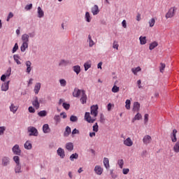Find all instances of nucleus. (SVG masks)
Instances as JSON below:
<instances>
[{
  "instance_id": "f257e3e1",
  "label": "nucleus",
  "mask_w": 179,
  "mask_h": 179,
  "mask_svg": "<svg viewBox=\"0 0 179 179\" xmlns=\"http://www.w3.org/2000/svg\"><path fill=\"white\" fill-rule=\"evenodd\" d=\"M92 115L94 117L92 118ZM99 114V106L97 105H93L91 106V112H86L85 115V120L87 121V122H89L90 124H93L94 121H96V117H97V115Z\"/></svg>"
},
{
  "instance_id": "f03ea898",
  "label": "nucleus",
  "mask_w": 179,
  "mask_h": 179,
  "mask_svg": "<svg viewBox=\"0 0 179 179\" xmlns=\"http://www.w3.org/2000/svg\"><path fill=\"white\" fill-rule=\"evenodd\" d=\"M28 132H29V136H38V131L34 127H28Z\"/></svg>"
},
{
  "instance_id": "7ed1b4c3",
  "label": "nucleus",
  "mask_w": 179,
  "mask_h": 179,
  "mask_svg": "<svg viewBox=\"0 0 179 179\" xmlns=\"http://www.w3.org/2000/svg\"><path fill=\"white\" fill-rule=\"evenodd\" d=\"M10 164V158L9 157H3L1 158V166L6 167Z\"/></svg>"
},
{
  "instance_id": "20e7f679",
  "label": "nucleus",
  "mask_w": 179,
  "mask_h": 179,
  "mask_svg": "<svg viewBox=\"0 0 179 179\" xmlns=\"http://www.w3.org/2000/svg\"><path fill=\"white\" fill-rule=\"evenodd\" d=\"M175 10L174 8L171 7L165 15L166 19H171V17H174V15H176Z\"/></svg>"
},
{
  "instance_id": "39448f33",
  "label": "nucleus",
  "mask_w": 179,
  "mask_h": 179,
  "mask_svg": "<svg viewBox=\"0 0 179 179\" xmlns=\"http://www.w3.org/2000/svg\"><path fill=\"white\" fill-rule=\"evenodd\" d=\"M12 151L14 153V155H17V156H20V155L22 153L20 147H19V145H17V144L13 147Z\"/></svg>"
},
{
  "instance_id": "423d86ee",
  "label": "nucleus",
  "mask_w": 179,
  "mask_h": 179,
  "mask_svg": "<svg viewBox=\"0 0 179 179\" xmlns=\"http://www.w3.org/2000/svg\"><path fill=\"white\" fill-rule=\"evenodd\" d=\"M123 144L125 146H128L129 148H131V146H133L134 145V141H132V139H131V137H128L127 138L124 140Z\"/></svg>"
},
{
  "instance_id": "0eeeda50",
  "label": "nucleus",
  "mask_w": 179,
  "mask_h": 179,
  "mask_svg": "<svg viewBox=\"0 0 179 179\" xmlns=\"http://www.w3.org/2000/svg\"><path fill=\"white\" fill-rule=\"evenodd\" d=\"M83 94V90H79L78 88H75L73 92V97H79V96H82Z\"/></svg>"
},
{
  "instance_id": "6e6552de",
  "label": "nucleus",
  "mask_w": 179,
  "mask_h": 179,
  "mask_svg": "<svg viewBox=\"0 0 179 179\" xmlns=\"http://www.w3.org/2000/svg\"><path fill=\"white\" fill-rule=\"evenodd\" d=\"M139 110H141V103L139 102H134L132 111L134 113H139Z\"/></svg>"
},
{
  "instance_id": "1a4fd4ad",
  "label": "nucleus",
  "mask_w": 179,
  "mask_h": 179,
  "mask_svg": "<svg viewBox=\"0 0 179 179\" xmlns=\"http://www.w3.org/2000/svg\"><path fill=\"white\" fill-rule=\"evenodd\" d=\"M94 171H95L97 176H101V174H103V169L101 166L96 165L94 167Z\"/></svg>"
},
{
  "instance_id": "9d476101",
  "label": "nucleus",
  "mask_w": 179,
  "mask_h": 179,
  "mask_svg": "<svg viewBox=\"0 0 179 179\" xmlns=\"http://www.w3.org/2000/svg\"><path fill=\"white\" fill-rule=\"evenodd\" d=\"M143 142L144 145H149L152 142V137L149 135H146L143 138Z\"/></svg>"
},
{
  "instance_id": "9b49d317",
  "label": "nucleus",
  "mask_w": 179,
  "mask_h": 179,
  "mask_svg": "<svg viewBox=\"0 0 179 179\" xmlns=\"http://www.w3.org/2000/svg\"><path fill=\"white\" fill-rule=\"evenodd\" d=\"M92 13L94 15V16H96V15H99V13L100 12V10H99V6L94 5L92 8Z\"/></svg>"
},
{
  "instance_id": "f8f14e48",
  "label": "nucleus",
  "mask_w": 179,
  "mask_h": 179,
  "mask_svg": "<svg viewBox=\"0 0 179 179\" xmlns=\"http://www.w3.org/2000/svg\"><path fill=\"white\" fill-rule=\"evenodd\" d=\"M32 105L34 107H35V108H36V110L40 108V102H38V98L37 96H36L34 100L32 101Z\"/></svg>"
},
{
  "instance_id": "ddd939ff",
  "label": "nucleus",
  "mask_w": 179,
  "mask_h": 179,
  "mask_svg": "<svg viewBox=\"0 0 179 179\" xmlns=\"http://www.w3.org/2000/svg\"><path fill=\"white\" fill-rule=\"evenodd\" d=\"M171 138L172 142H177V129H173L172 134H171Z\"/></svg>"
},
{
  "instance_id": "4468645a",
  "label": "nucleus",
  "mask_w": 179,
  "mask_h": 179,
  "mask_svg": "<svg viewBox=\"0 0 179 179\" xmlns=\"http://www.w3.org/2000/svg\"><path fill=\"white\" fill-rule=\"evenodd\" d=\"M57 153L58 156L61 157V159H64V157H65V151L64 150V149L59 148L57 150Z\"/></svg>"
},
{
  "instance_id": "2eb2a0df",
  "label": "nucleus",
  "mask_w": 179,
  "mask_h": 179,
  "mask_svg": "<svg viewBox=\"0 0 179 179\" xmlns=\"http://www.w3.org/2000/svg\"><path fill=\"white\" fill-rule=\"evenodd\" d=\"M81 96L80 101L82 104H85L87 100V96L86 95V92H85V90H83V94Z\"/></svg>"
},
{
  "instance_id": "dca6fc26",
  "label": "nucleus",
  "mask_w": 179,
  "mask_h": 179,
  "mask_svg": "<svg viewBox=\"0 0 179 179\" xmlns=\"http://www.w3.org/2000/svg\"><path fill=\"white\" fill-rule=\"evenodd\" d=\"M9 83H10V81H7L1 85V90L3 92H7V90H9Z\"/></svg>"
},
{
  "instance_id": "f3484780",
  "label": "nucleus",
  "mask_w": 179,
  "mask_h": 179,
  "mask_svg": "<svg viewBox=\"0 0 179 179\" xmlns=\"http://www.w3.org/2000/svg\"><path fill=\"white\" fill-rule=\"evenodd\" d=\"M40 89H41V83H36L34 90L35 94H37L40 92Z\"/></svg>"
},
{
  "instance_id": "a211bd4d",
  "label": "nucleus",
  "mask_w": 179,
  "mask_h": 179,
  "mask_svg": "<svg viewBox=\"0 0 179 179\" xmlns=\"http://www.w3.org/2000/svg\"><path fill=\"white\" fill-rule=\"evenodd\" d=\"M117 83H118V80H116L114 83V85L112 87V92L113 93H118V92H120V87L117 86Z\"/></svg>"
},
{
  "instance_id": "6ab92c4d",
  "label": "nucleus",
  "mask_w": 179,
  "mask_h": 179,
  "mask_svg": "<svg viewBox=\"0 0 179 179\" xmlns=\"http://www.w3.org/2000/svg\"><path fill=\"white\" fill-rule=\"evenodd\" d=\"M18 108L19 107L13 103H11L10 106V111H11V113H13V114H16V111H17Z\"/></svg>"
},
{
  "instance_id": "aec40b11",
  "label": "nucleus",
  "mask_w": 179,
  "mask_h": 179,
  "mask_svg": "<svg viewBox=\"0 0 179 179\" xmlns=\"http://www.w3.org/2000/svg\"><path fill=\"white\" fill-rule=\"evenodd\" d=\"M25 65L27 66V73H30V72H31V62L27 61Z\"/></svg>"
},
{
  "instance_id": "412c9836",
  "label": "nucleus",
  "mask_w": 179,
  "mask_h": 179,
  "mask_svg": "<svg viewBox=\"0 0 179 179\" xmlns=\"http://www.w3.org/2000/svg\"><path fill=\"white\" fill-rule=\"evenodd\" d=\"M29 36L27 34H24L22 36V41H23L24 43H29Z\"/></svg>"
},
{
  "instance_id": "4be33fe9",
  "label": "nucleus",
  "mask_w": 179,
  "mask_h": 179,
  "mask_svg": "<svg viewBox=\"0 0 179 179\" xmlns=\"http://www.w3.org/2000/svg\"><path fill=\"white\" fill-rule=\"evenodd\" d=\"M103 165L106 167V169H110V160H108V158L107 157L103 158Z\"/></svg>"
},
{
  "instance_id": "5701e85b",
  "label": "nucleus",
  "mask_w": 179,
  "mask_h": 179,
  "mask_svg": "<svg viewBox=\"0 0 179 179\" xmlns=\"http://www.w3.org/2000/svg\"><path fill=\"white\" fill-rule=\"evenodd\" d=\"M29 48V43L26 42H23L22 45L20 47V50L22 52H24L26 51V48Z\"/></svg>"
},
{
  "instance_id": "b1692460",
  "label": "nucleus",
  "mask_w": 179,
  "mask_h": 179,
  "mask_svg": "<svg viewBox=\"0 0 179 179\" xmlns=\"http://www.w3.org/2000/svg\"><path fill=\"white\" fill-rule=\"evenodd\" d=\"M66 149L69 150V152H72V150H73V143H67L66 144Z\"/></svg>"
},
{
  "instance_id": "393cba45",
  "label": "nucleus",
  "mask_w": 179,
  "mask_h": 179,
  "mask_svg": "<svg viewBox=\"0 0 179 179\" xmlns=\"http://www.w3.org/2000/svg\"><path fill=\"white\" fill-rule=\"evenodd\" d=\"M73 71L76 73V75H79L80 73V66L76 65L73 66Z\"/></svg>"
},
{
  "instance_id": "a878e982",
  "label": "nucleus",
  "mask_w": 179,
  "mask_h": 179,
  "mask_svg": "<svg viewBox=\"0 0 179 179\" xmlns=\"http://www.w3.org/2000/svg\"><path fill=\"white\" fill-rule=\"evenodd\" d=\"M70 134H71V127H69V126H67L64 133V136L66 138L69 136Z\"/></svg>"
},
{
  "instance_id": "bb28decb",
  "label": "nucleus",
  "mask_w": 179,
  "mask_h": 179,
  "mask_svg": "<svg viewBox=\"0 0 179 179\" xmlns=\"http://www.w3.org/2000/svg\"><path fill=\"white\" fill-rule=\"evenodd\" d=\"M43 131L44 134H48V132H50V126H48V124H45L43 126Z\"/></svg>"
},
{
  "instance_id": "cd10ccee",
  "label": "nucleus",
  "mask_w": 179,
  "mask_h": 179,
  "mask_svg": "<svg viewBox=\"0 0 179 179\" xmlns=\"http://www.w3.org/2000/svg\"><path fill=\"white\" fill-rule=\"evenodd\" d=\"M157 45H159V43H157V42H156V41H154L150 44L149 50H150L152 51V50H155V48H156V47H157Z\"/></svg>"
},
{
  "instance_id": "c85d7f7f",
  "label": "nucleus",
  "mask_w": 179,
  "mask_h": 179,
  "mask_svg": "<svg viewBox=\"0 0 179 179\" xmlns=\"http://www.w3.org/2000/svg\"><path fill=\"white\" fill-rule=\"evenodd\" d=\"M141 71H142V69L140 66L131 69V72L134 75H138V72H141Z\"/></svg>"
},
{
  "instance_id": "c756f323",
  "label": "nucleus",
  "mask_w": 179,
  "mask_h": 179,
  "mask_svg": "<svg viewBox=\"0 0 179 179\" xmlns=\"http://www.w3.org/2000/svg\"><path fill=\"white\" fill-rule=\"evenodd\" d=\"M38 17H44V11L41 7H38Z\"/></svg>"
},
{
  "instance_id": "7c9ffc66",
  "label": "nucleus",
  "mask_w": 179,
  "mask_h": 179,
  "mask_svg": "<svg viewBox=\"0 0 179 179\" xmlns=\"http://www.w3.org/2000/svg\"><path fill=\"white\" fill-rule=\"evenodd\" d=\"M24 149H27V150H30V149H31V148H32L31 143L29 141H27L24 144Z\"/></svg>"
},
{
  "instance_id": "2f4dec72",
  "label": "nucleus",
  "mask_w": 179,
  "mask_h": 179,
  "mask_svg": "<svg viewBox=\"0 0 179 179\" xmlns=\"http://www.w3.org/2000/svg\"><path fill=\"white\" fill-rule=\"evenodd\" d=\"M139 40L140 44H141V45H145V44L147 43L146 36H140Z\"/></svg>"
},
{
  "instance_id": "473e14b6",
  "label": "nucleus",
  "mask_w": 179,
  "mask_h": 179,
  "mask_svg": "<svg viewBox=\"0 0 179 179\" xmlns=\"http://www.w3.org/2000/svg\"><path fill=\"white\" fill-rule=\"evenodd\" d=\"M175 153H179V141H178L173 146Z\"/></svg>"
},
{
  "instance_id": "72a5a7b5",
  "label": "nucleus",
  "mask_w": 179,
  "mask_h": 179,
  "mask_svg": "<svg viewBox=\"0 0 179 179\" xmlns=\"http://www.w3.org/2000/svg\"><path fill=\"white\" fill-rule=\"evenodd\" d=\"M13 58H14V61L16 62L17 65H22V62L19 61V59H20V57H19V55H15L13 56Z\"/></svg>"
},
{
  "instance_id": "f704fd0d",
  "label": "nucleus",
  "mask_w": 179,
  "mask_h": 179,
  "mask_svg": "<svg viewBox=\"0 0 179 179\" xmlns=\"http://www.w3.org/2000/svg\"><path fill=\"white\" fill-rule=\"evenodd\" d=\"M69 64V61L68 60H61L59 65V66H66Z\"/></svg>"
},
{
  "instance_id": "c9c22d12",
  "label": "nucleus",
  "mask_w": 179,
  "mask_h": 179,
  "mask_svg": "<svg viewBox=\"0 0 179 179\" xmlns=\"http://www.w3.org/2000/svg\"><path fill=\"white\" fill-rule=\"evenodd\" d=\"M15 172L16 173H22V166L20 164H17L15 167Z\"/></svg>"
},
{
  "instance_id": "e433bc0d",
  "label": "nucleus",
  "mask_w": 179,
  "mask_h": 179,
  "mask_svg": "<svg viewBox=\"0 0 179 179\" xmlns=\"http://www.w3.org/2000/svg\"><path fill=\"white\" fill-rule=\"evenodd\" d=\"M141 119H142V115H141V113H138L135 115L134 118L132 120V122H135V121H136V120H141Z\"/></svg>"
},
{
  "instance_id": "4c0bfd02",
  "label": "nucleus",
  "mask_w": 179,
  "mask_h": 179,
  "mask_svg": "<svg viewBox=\"0 0 179 179\" xmlns=\"http://www.w3.org/2000/svg\"><path fill=\"white\" fill-rule=\"evenodd\" d=\"M85 20L86 22H87L88 23H90V22H92V17H90V13L89 12L85 13Z\"/></svg>"
},
{
  "instance_id": "58836bf2",
  "label": "nucleus",
  "mask_w": 179,
  "mask_h": 179,
  "mask_svg": "<svg viewBox=\"0 0 179 179\" xmlns=\"http://www.w3.org/2000/svg\"><path fill=\"white\" fill-rule=\"evenodd\" d=\"M125 104L127 110H131V100L127 99L125 101Z\"/></svg>"
},
{
  "instance_id": "ea45409f",
  "label": "nucleus",
  "mask_w": 179,
  "mask_h": 179,
  "mask_svg": "<svg viewBox=\"0 0 179 179\" xmlns=\"http://www.w3.org/2000/svg\"><path fill=\"white\" fill-rule=\"evenodd\" d=\"M78 157H79V155H78V153H74V154H72L71 156H70V160L71 162H73V160H75V159H78Z\"/></svg>"
},
{
  "instance_id": "a19ab883",
  "label": "nucleus",
  "mask_w": 179,
  "mask_h": 179,
  "mask_svg": "<svg viewBox=\"0 0 179 179\" xmlns=\"http://www.w3.org/2000/svg\"><path fill=\"white\" fill-rule=\"evenodd\" d=\"M85 71H87L90 68H92V64L89 62L84 64Z\"/></svg>"
},
{
  "instance_id": "79ce46f5",
  "label": "nucleus",
  "mask_w": 179,
  "mask_h": 179,
  "mask_svg": "<svg viewBox=\"0 0 179 179\" xmlns=\"http://www.w3.org/2000/svg\"><path fill=\"white\" fill-rule=\"evenodd\" d=\"M13 161L16 163V165L20 164V157L19 156H14Z\"/></svg>"
},
{
  "instance_id": "37998d69",
  "label": "nucleus",
  "mask_w": 179,
  "mask_h": 179,
  "mask_svg": "<svg viewBox=\"0 0 179 179\" xmlns=\"http://www.w3.org/2000/svg\"><path fill=\"white\" fill-rule=\"evenodd\" d=\"M59 83H60V86H62V87H65V86H66V80L60 79Z\"/></svg>"
},
{
  "instance_id": "c03bdc74",
  "label": "nucleus",
  "mask_w": 179,
  "mask_h": 179,
  "mask_svg": "<svg viewBox=\"0 0 179 179\" xmlns=\"http://www.w3.org/2000/svg\"><path fill=\"white\" fill-rule=\"evenodd\" d=\"M88 40H89V45L90 47H93L94 45V41L92 39V36H88Z\"/></svg>"
},
{
  "instance_id": "a18cd8bd",
  "label": "nucleus",
  "mask_w": 179,
  "mask_h": 179,
  "mask_svg": "<svg viewBox=\"0 0 179 179\" xmlns=\"http://www.w3.org/2000/svg\"><path fill=\"white\" fill-rule=\"evenodd\" d=\"M38 115L39 117H46L47 116V111L45 110H41L38 113Z\"/></svg>"
},
{
  "instance_id": "49530a36",
  "label": "nucleus",
  "mask_w": 179,
  "mask_h": 179,
  "mask_svg": "<svg viewBox=\"0 0 179 179\" xmlns=\"http://www.w3.org/2000/svg\"><path fill=\"white\" fill-rule=\"evenodd\" d=\"M117 164L120 169L124 167V159H118Z\"/></svg>"
},
{
  "instance_id": "de8ad7c7",
  "label": "nucleus",
  "mask_w": 179,
  "mask_h": 179,
  "mask_svg": "<svg viewBox=\"0 0 179 179\" xmlns=\"http://www.w3.org/2000/svg\"><path fill=\"white\" fill-rule=\"evenodd\" d=\"M149 25L150 27H153V26H155V23H156V20H155V18H152L149 22Z\"/></svg>"
},
{
  "instance_id": "09e8293b",
  "label": "nucleus",
  "mask_w": 179,
  "mask_h": 179,
  "mask_svg": "<svg viewBox=\"0 0 179 179\" xmlns=\"http://www.w3.org/2000/svg\"><path fill=\"white\" fill-rule=\"evenodd\" d=\"M10 73H12V69L10 67L6 71L5 75L7 78H9V76H10Z\"/></svg>"
},
{
  "instance_id": "8fccbe9b",
  "label": "nucleus",
  "mask_w": 179,
  "mask_h": 179,
  "mask_svg": "<svg viewBox=\"0 0 179 179\" xmlns=\"http://www.w3.org/2000/svg\"><path fill=\"white\" fill-rule=\"evenodd\" d=\"M160 65H161V66L159 67V71L162 73H163L164 69L166 68V64L161 63Z\"/></svg>"
},
{
  "instance_id": "3c124183",
  "label": "nucleus",
  "mask_w": 179,
  "mask_h": 179,
  "mask_svg": "<svg viewBox=\"0 0 179 179\" xmlns=\"http://www.w3.org/2000/svg\"><path fill=\"white\" fill-rule=\"evenodd\" d=\"M70 121H71V122H76V121H78V117L71 115L70 117Z\"/></svg>"
},
{
  "instance_id": "603ef678",
  "label": "nucleus",
  "mask_w": 179,
  "mask_h": 179,
  "mask_svg": "<svg viewBox=\"0 0 179 179\" xmlns=\"http://www.w3.org/2000/svg\"><path fill=\"white\" fill-rule=\"evenodd\" d=\"M5 131H6V127H0V135H3L5 133Z\"/></svg>"
},
{
  "instance_id": "864d4df0",
  "label": "nucleus",
  "mask_w": 179,
  "mask_h": 179,
  "mask_svg": "<svg viewBox=\"0 0 179 179\" xmlns=\"http://www.w3.org/2000/svg\"><path fill=\"white\" fill-rule=\"evenodd\" d=\"M54 120L55 121H56V124H59V122H61V118L59 117V115H55Z\"/></svg>"
},
{
  "instance_id": "5fc2aeb1",
  "label": "nucleus",
  "mask_w": 179,
  "mask_h": 179,
  "mask_svg": "<svg viewBox=\"0 0 179 179\" xmlns=\"http://www.w3.org/2000/svg\"><path fill=\"white\" fill-rule=\"evenodd\" d=\"M62 106L64 108H65V110H69V108L71 107V105H69V103H66L65 102L62 103Z\"/></svg>"
},
{
  "instance_id": "6e6d98bb",
  "label": "nucleus",
  "mask_w": 179,
  "mask_h": 179,
  "mask_svg": "<svg viewBox=\"0 0 179 179\" xmlns=\"http://www.w3.org/2000/svg\"><path fill=\"white\" fill-rule=\"evenodd\" d=\"M93 131L94 132L99 131V124L97 123H95V124L93 126Z\"/></svg>"
},
{
  "instance_id": "4d7b16f0",
  "label": "nucleus",
  "mask_w": 179,
  "mask_h": 179,
  "mask_svg": "<svg viewBox=\"0 0 179 179\" xmlns=\"http://www.w3.org/2000/svg\"><path fill=\"white\" fill-rule=\"evenodd\" d=\"M18 49H19V45H17V43H15L13 48V53L16 52V51H17Z\"/></svg>"
},
{
  "instance_id": "13d9d810",
  "label": "nucleus",
  "mask_w": 179,
  "mask_h": 179,
  "mask_svg": "<svg viewBox=\"0 0 179 179\" xmlns=\"http://www.w3.org/2000/svg\"><path fill=\"white\" fill-rule=\"evenodd\" d=\"M149 121V114L146 113L144 115V122L145 124L148 123V122Z\"/></svg>"
},
{
  "instance_id": "bf43d9fd",
  "label": "nucleus",
  "mask_w": 179,
  "mask_h": 179,
  "mask_svg": "<svg viewBox=\"0 0 179 179\" xmlns=\"http://www.w3.org/2000/svg\"><path fill=\"white\" fill-rule=\"evenodd\" d=\"M118 47H120V45H118V42L116 41H115L113 42V48H115V49H117V50H118Z\"/></svg>"
},
{
  "instance_id": "052dcab7",
  "label": "nucleus",
  "mask_w": 179,
  "mask_h": 179,
  "mask_svg": "<svg viewBox=\"0 0 179 179\" xmlns=\"http://www.w3.org/2000/svg\"><path fill=\"white\" fill-rule=\"evenodd\" d=\"M12 17H13V13H9V14L7 17V22H9V20H10V19H12Z\"/></svg>"
},
{
  "instance_id": "680f3d73",
  "label": "nucleus",
  "mask_w": 179,
  "mask_h": 179,
  "mask_svg": "<svg viewBox=\"0 0 179 179\" xmlns=\"http://www.w3.org/2000/svg\"><path fill=\"white\" fill-rule=\"evenodd\" d=\"M32 8H33V4H31V3L25 6L26 10H30V9H31Z\"/></svg>"
},
{
  "instance_id": "e2e57ef3",
  "label": "nucleus",
  "mask_w": 179,
  "mask_h": 179,
  "mask_svg": "<svg viewBox=\"0 0 179 179\" xmlns=\"http://www.w3.org/2000/svg\"><path fill=\"white\" fill-rule=\"evenodd\" d=\"M28 110L29 113H36V110L34 109V108H33V106H29Z\"/></svg>"
},
{
  "instance_id": "0e129e2a",
  "label": "nucleus",
  "mask_w": 179,
  "mask_h": 179,
  "mask_svg": "<svg viewBox=\"0 0 179 179\" xmlns=\"http://www.w3.org/2000/svg\"><path fill=\"white\" fill-rule=\"evenodd\" d=\"M122 173H123V174H124V175L128 174V173H129V169H123Z\"/></svg>"
},
{
  "instance_id": "69168bd1",
  "label": "nucleus",
  "mask_w": 179,
  "mask_h": 179,
  "mask_svg": "<svg viewBox=\"0 0 179 179\" xmlns=\"http://www.w3.org/2000/svg\"><path fill=\"white\" fill-rule=\"evenodd\" d=\"M6 78L8 77L5 74H3L1 77V80H2V82H5V80H6Z\"/></svg>"
},
{
  "instance_id": "338daca9",
  "label": "nucleus",
  "mask_w": 179,
  "mask_h": 179,
  "mask_svg": "<svg viewBox=\"0 0 179 179\" xmlns=\"http://www.w3.org/2000/svg\"><path fill=\"white\" fill-rule=\"evenodd\" d=\"M111 177L113 179L117 178V175L113 172V171H110Z\"/></svg>"
},
{
  "instance_id": "774afa93",
  "label": "nucleus",
  "mask_w": 179,
  "mask_h": 179,
  "mask_svg": "<svg viewBox=\"0 0 179 179\" xmlns=\"http://www.w3.org/2000/svg\"><path fill=\"white\" fill-rule=\"evenodd\" d=\"M76 134H79V130L76 129H74L73 131H72V135H76Z\"/></svg>"
}]
</instances>
